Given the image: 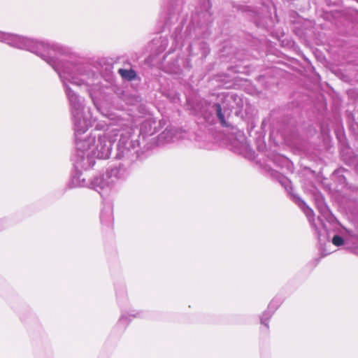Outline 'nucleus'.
Here are the masks:
<instances>
[{
	"label": "nucleus",
	"instance_id": "5",
	"mask_svg": "<svg viewBox=\"0 0 358 358\" xmlns=\"http://www.w3.org/2000/svg\"><path fill=\"white\" fill-rule=\"evenodd\" d=\"M8 226L7 221L4 219L0 220V231L5 229Z\"/></svg>",
	"mask_w": 358,
	"mask_h": 358
},
{
	"label": "nucleus",
	"instance_id": "4",
	"mask_svg": "<svg viewBox=\"0 0 358 358\" xmlns=\"http://www.w3.org/2000/svg\"><path fill=\"white\" fill-rule=\"evenodd\" d=\"M217 115L218 118L220 119V122H221L224 125H225L224 116V115L222 113V109H221L220 106H218V108H217Z\"/></svg>",
	"mask_w": 358,
	"mask_h": 358
},
{
	"label": "nucleus",
	"instance_id": "3",
	"mask_svg": "<svg viewBox=\"0 0 358 358\" xmlns=\"http://www.w3.org/2000/svg\"><path fill=\"white\" fill-rule=\"evenodd\" d=\"M332 243L336 246H341L343 245L344 240L341 236L335 235L332 238Z\"/></svg>",
	"mask_w": 358,
	"mask_h": 358
},
{
	"label": "nucleus",
	"instance_id": "2",
	"mask_svg": "<svg viewBox=\"0 0 358 358\" xmlns=\"http://www.w3.org/2000/svg\"><path fill=\"white\" fill-rule=\"evenodd\" d=\"M119 74L124 79L127 80H132L136 78V73L133 69H120L118 70Z\"/></svg>",
	"mask_w": 358,
	"mask_h": 358
},
{
	"label": "nucleus",
	"instance_id": "1",
	"mask_svg": "<svg viewBox=\"0 0 358 358\" xmlns=\"http://www.w3.org/2000/svg\"><path fill=\"white\" fill-rule=\"evenodd\" d=\"M0 42L13 48L30 52L45 60V43L42 40L0 31Z\"/></svg>",
	"mask_w": 358,
	"mask_h": 358
}]
</instances>
